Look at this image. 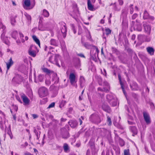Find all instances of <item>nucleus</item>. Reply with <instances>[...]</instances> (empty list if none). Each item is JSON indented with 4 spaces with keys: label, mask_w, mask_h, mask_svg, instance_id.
Here are the masks:
<instances>
[{
    "label": "nucleus",
    "mask_w": 155,
    "mask_h": 155,
    "mask_svg": "<svg viewBox=\"0 0 155 155\" xmlns=\"http://www.w3.org/2000/svg\"><path fill=\"white\" fill-rule=\"evenodd\" d=\"M132 26L134 30L139 31H142L141 24L137 20H136V23L134 21H132Z\"/></svg>",
    "instance_id": "nucleus-5"
},
{
    "label": "nucleus",
    "mask_w": 155,
    "mask_h": 155,
    "mask_svg": "<svg viewBox=\"0 0 155 155\" xmlns=\"http://www.w3.org/2000/svg\"><path fill=\"white\" fill-rule=\"evenodd\" d=\"M118 79L119 81L120 84L121 85V87L122 90L123 92L126 97V92L125 91L124 87V82L121 81V77L120 74H118Z\"/></svg>",
    "instance_id": "nucleus-15"
},
{
    "label": "nucleus",
    "mask_w": 155,
    "mask_h": 155,
    "mask_svg": "<svg viewBox=\"0 0 155 155\" xmlns=\"http://www.w3.org/2000/svg\"><path fill=\"white\" fill-rule=\"evenodd\" d=\"M36 49V46L31 45L28 50V54L29 55L33 57H35L36 55V53L35 51H34V49Z\"/></svg>",
    "instance_id": "nucleus-8"
},
{
    "label": "nucleus",
    "mask_w": 155,
    "mask_h": 155,
    "mask_svg": "<svg viewBox=\"0 0 155 155\" xmlns=\"http://www.w3.org/2000/svg\"><path fill=\"white\" fill-rule=\"evenodd\" d=\"M7 70L6 72L7 73L8 70L9 69L10 67L13 64L14 62L12 60V57H11L8 60V61L6 63Z\"/></svg>",
    "instance_id": "nucleus-18"
},
{
    "label": "nucleus",
    "mask_w": 155,
    "mask_h": 155,
    "mask_svg": "<svg viewBox=\"0 0 155 155\" xmlns=\"http://www.w3.org/2000/svg\"><path fill=\"white\" fill-rule=\"evenodd\" d=\"M107 123H109L108 124L109 125H111L112 124L111 120L110 117L109 116L107 117Z\"/></svg>",
    "instance_id": "nucleus-44"
},
{
    "label": "nucleus",
    "mask_w": 155,
    "mask_h": 155,
    "mask_svg": "<svg viewBox=\"0 0 155 155\" xmlns=\"http://www.w3.org/2000/svg\"><path fill=\"white\" fill-rule=\"evenodd\" d=\"M90 121L93 123L98 124L101 122V119L99 115L97 114H91L89 117Z\"/></svg>",
    "instance_id": "nucleus-4"
},
{
    "label": "nucleus",
    "mask_w": 155,
    "mask_h": 155,
    "mask_svg": "<svg viewBox=\"0 0 155 155\" xmlns=\"http://www.w3.org/2000/svg\"><path fill=\"white\" fill-rule=\"evenodd\" d=\"M81 43L82 45L86 48L89 49L91 46V45L87 42H84L81 40Z\"/></svg>",
    "instance_id": "nucleus-32"
},
{
    "label": "nucleus",
    "mask_w": 155,
    "mask_h": 155,
    "mask_svg": "<svg viewBox=\"0 0 155 155\" xmlns=\"http://www.w3.org/2000/svg\"><path fill=\"white\" fill-rule=\"evenodd\" d=\"M118 2H119V5H122L123 4V0H118Z\"/></svg>",
    "instance_id": "nucleus-54"
},
{
    "label": "nucleus",
    "mask_w": 155,
    "mask_h": 155,
    "mask_svg": "<svg viewBox=\"0 0 155 155\" xmlns=\"http://www.w3.org/2000/svg\"><path fill=\"white\" fill-rule=\"evenodd\" d=\"M102 107L104 111L107 113H110L111 112L110 107L106 103H104L103 104Z\"/></svg>",
    "instance_id": "nucleus-16"
},
{
    "label": "nucleus",
    "mask_w": 155,
    "mask_h": 155,
    "mask_svg": "<svg viewBox=\"0 0 155 155\" xmlns=\"http://www.w3.org/2000/svg\"><path fill=\"white\" fill-rule=\"evenodd\" d=\"M124 155H129V149L125 150H124Z\"/></svg>",
    "instance_id": "nucleus-48"
},
{
    "label": "nucleus",
    "mask_w": 155,
    "mask_h": 155,
    "mask_svg": "<svg viewBox=\"0 0 155 155\" xmlns=\"http://www.w3.org/2000/svg\"><path fill=\"white\" fill-rule=\"evenodd\" d=\"M127 51L128 52L130 53H132V50L130 48H128L127 49Z\"/></svg>",
    "instance_id": "nucleus-62"
},
{
    "label": "nucleus",
    "mask_w": 155,
    "mask_h": 155,
    "mask_svg": "<svg viewBox=\"0 0 155 155\" xmlns=\"http://www.w3.org/2000/svg\"><path fill=\"white\" fill-rule=\"evenodd\" d=\"M90 151L89 150H88L87 151L86 155H90Z\"/></svg>",
    "instance_id": "nucleus-64"
},
{
    "label": "nucleus",
    "mask_w": 155,
    "mask_h": 155,
    "mask_svg": "<svg viewBox=\"0 0 155 155\" xmlns=\"http://www.w3.org/2000/svg\"><path fill=\"white\" fill-rule=\"evenodd\" d=\"M10 19L11 25L13 26H14L16 22L15 18L14 17H10Z\"/></svg>",
    "instance_id": "nucleus-38"
},
{
    "label": "nucleus",
    "mask_w": 155,
    "mask_h": 155,
    "mask_svg": "<svg viewBox=\"0 0 155 155\" xmlns=\"http://www.w3.org/2000/svg\"><path fill=\"white\" fill-rule=\"evenodd\" d=\"M44 78V76L43 75L40 74H39L37 78H35V81L36 83L38 82H42L43 81Z\"/></svg>",
    "instance_id": "nucleus-19"
},
{
    "label": "nucleus",
    "mask_w": 155,
    "mask_h": 155,
    "mask_svg": "<svg viewBox=\"0 0 155 155\" xmlns=\"http://www.w3.org/2000/svg\"><path fill=\"white\" fill-rule=\"evenodd\" d=\"M106 97L109 103L115 98V97L112 94L107 95Z\"/></svg>",
    "instance_id": "nucleus-25"
},
{
    "label": "nucleus",
    "mask_w": 155,
    "mask_h": 155,
    "mask_svg": "<svg viewBox=\"0 0 155 155\" xmlns=\"http://www.w3.org/2000/svg\"><path fill=\"white\" fill-rule=\"evenodd\" d=\"M71 127L72 128L75 127L78 125L77 121L75 120H72L68 122Z\"/></svg>",
    "instance_id": "nucleus-22"
},
{
    "label": "nucleus",
    "mask_w": 155,
    "mask_h": 155,
    "mask_svg": "<svg viewBox=\"0 0 155 155\" xmlns=\"http://www.w3.org/2000/svg\"><path fill=\"white\" fill-rule=\"evenodd\" d=\"M6 31V30L2 31V33L1 35V38L2 40L5 43L8 45H9L10 44V42L8 39V37L5 36Z\"/></svg>",
    "instance_id": "nucleus-6"
},
{
    "label": "nucleus",
    "mask_w": 155,
    "mask_h": 155,
    "mask_svg": "<svg viewBox=\"0 0 155 155\" xmlns=\"http://www.w3.org/2000/svg\"><path fill=\"white\" fill-rule=\"evenodd\" d=\"M61 134L62 138H63L67 139L69 137V134L68 132L65 128H63L61 129Z\"/></svg>",
    "instance_id": "nucleus-9"
},
{
    "label": "nucleus",
    "mask_w": 155,
    "mask_h": 155,
    "mask_svg": "<svg viewBox=\"0 0 155 155\" xmlns=\"http://www.w3.org/2000/svg\"><path fill=\"white\" fill-rule=\"evenodd\" d=\"M87 7L88 9L91 11H94L95 10L93 6L92 5L90 0H87Z\"/></svg>",
    "instance_id": "nucleus-20"
},
{
    "label": "nucleus",
    "mask_w": 155,
    "mask_h": 155,
    "mask_svg": "<svg viewBox=\"0 0 155 155\" xmlns=\"http://www.w3.org/2000/svg\"><path fill=\"white\" fill-rule=\"evenodd\" d=\"M50 44L51 45L58 46V42L54 39H51L50 41Z\"/></svg>",
    "instance_id": "nucleus-24"
},
{
    "label": "nucleus",
    "mask_w": 155,
    "mask_h": 155,
    "mask_svg": "<svg viewBox=\"0 0 155 155\" xmlns=\"http://www.w3.org/2000/svg\"><path fill=\"white\" fill-rule=\"evenodd\" d=\"M105 31L106 32V34L107 35H108L110 34L111 32V30L109 28H106L105 30Z\"/></svg>",
    "instance_id": "nucleus-43"
},
{
    "label": "nucleus",
    "mask_w": 155,
    "mask_h": 155,
    "mask_svg": "<svg viewBox=\"0 0 155 155\" xmlns=\"http://www.w3.org/2000/svg\"><path fill=\"white\" fill-rule=\"evenodd\" d=\"M82 29L81 28H79V30L78 33V35H80L81 34L82 32Z\"/></svg>",
    "instance_id": "nucleus-55"
},
{
    "label": "nucleus",
    "mask_w": 155,
    "mask_h": 155,
    "mask_svg": "<svg viewBox=\"0 0 155 155\" xmlns=\"http://www.w3.org/2000/svg\"><path fill=\"white\" fill-rule=\"evenodd\" d=\"M24 155H33L30 153L26 152L24 153Z\"/></svg>",
    "instance_id": "nucleus-60"
},
{
    "label": "nucleus",
    "mask_w": 155,
    "mask_h": 155,
    "mask_svg": "<svg viewBox=\"0 0 155 155\" xmlns=\"http://www.w3.org/2000/svg\"><path fill=\"white\" fill-rule=\"evenodd\" d=\"M130 14H132L134 12V9H133V7H132L131 8H130Z\"/></svg>",
    "instance_id": "nucleus-57"
},
{
    "label": "nucleus",
    "mask_w": 155,
    "mask_h": 155,
    "mask_svg": "<svg viewBox=\"0 0 155 155\" xmlns=\"http://www.w3.org/2000/svg\"><path fill=\"white\" fill-rule=\"evenodd\" d=\"M128 124L130 125H133L135 124V123L132 121H130L129 120L127 121Z\"/></svg>",
    "instance_id": "nucleus-52"
},
{
    "label": "nucleus",
    "mask_w": 155,
    "mask_h": 155,
    "mask_svg": "<svg viewBox=\"0 0 155 155\" xmlns=\"http://www.w3.org/2000/svg\"><path fill=\"white\" fill-rule=\"evenodd\" d=\"M144 120L147 124H150L151 122L149 114L146 112L143 113Z\"/></svg>",
    "instance_id": "nucleus-10"
},
{
    "label": "nucleus",
    "mask_w": 155,
    "mask_h": 155,
    "mask_svg": "<svg viewBox=\"0 0 155 155\" xmlns=\"http://www.w3.org/2000/svg\"><path fill=\"white\" fill-rule=\"evenodd\" d=\"M62 25L63 26L61 28V32L62 34V35L64 38H65L66 36V32L67 31V27L66 24L64 23H62Z\"/></svg>",
    "instance_id": "nucleus-13"
},
{
    "label": "nucleus",
    "mask_w": 155,
    "mask_h": 155,
    "mask_svg": "<svg viewBox=\"0 0 155 155\" xmlns=\"http://www.w3.org/2000/svg\"><path fill=\"white\" fill-rule=\"evenodd\" d=\"M70 82L72 85H74L77 82L75 75L73 73H71L69 76Z\"/></svg>",
    "instance_id": "nucleus-12"
},
{
    "label": "nucleus",
    "mask_w": 155,
    "mask_h": 155,
    "mask_svg": "<svg viewBox=\"0 0 155 155\" xmlns=\"http://www.w3.org/2000/svg\"><path fill=\"white\" fill-rule=\"evenodd\" d=\"M77 55L81 57L84 58H85L84 55L82 53L78 54H77Z\"/></svg>",
    "instance_id": "nucleus-51"
},
{
    "label": "nucleus",
    "mask_w": 155,
    "mask_h": 155,
    "mask_svg": "<svg viewBox=\"0 0 155 155\" xmlns=\"http://www.w3.org/2000/svg\"><path fill=\"white\" fill-rule=\"evenodd\" d=\"M70 26L72 30H73L74 34H75L76 32V31L75 27L74 24H71Z\"/></svg>",
    "instance_id": "nucleus-39"
},
{
    "label": "nucleus",
    "mask_w": 155,
    "mask_h": 155,
    "mask_svg": "<svg viewBox=\"0 0 155 155\" xmlns=\"http://www.w3.org/2000/svg\"><path fill=\"white\" fill-rule=\"evenodd\" d=\"M143 26L144 28V29H145L146 30V31H148V30H150V26L149 25H143Z\"/></svg>",
    "instance_id": "nucleus-42"
},
{
    "label": "nucleus",
    "mask_w": 155,
    "mask_h": 155,
    "mask_svg": "<svg viewBox=\"0 0 155 155\" xmlns=\"http://www.w3.org/2000/svg\"><path fill=\"white\" fill-rule=\"evenodd\" d=\"M129 129L130 131L133 133L132 136H134L137 133V130L135 126H130Z\"/></svg>",
    "instance_id": "nucleus-17"
},
{
    "label": "nucleus",
    "mask_w": 155,
    "mask_h": 155,
    "mask_svg": "<svg viewBox=\"0 0 155 155\" xmlns=\"http://www.w3.org/2000/svg\"><path fill=\"white\" fill-rule=\"evenodd\" d=\"M30 5L31 2L30 0H25L23 6L25 8L27 9L30 6Z\"/></svg>",
    "instance_id": "nucleus-21"
},
{
    "label": "nucleus",
    "mask_w": 155,
    "mask_h": 155,
    "mask_svg": "<svg viewBox=\"0 0 155 155\" xmlns=\"http://www.w3.org/2000/svg\"><path fill=\"white\" fill-rule=\"evenodd\" d=\"M79 82L81 87H83L84 84L85 82L84 78L83 76L80 77Z\"/></svg>",
    "instance_id": "nucleus-28"
},
{
    "label": "nucleus",
    "mask_w": 155,
    "mask_h": 155,
    "mask_svg": "<svg viewBox=\"0 0 155 155\" xmlns=\"http://www.w3.org/2000/svg\"><path fill=\"white\" fill-rule=\"evenodd\" d=\"M32 38L35 41L38 45L39 47H40V44L39 39H38L37 37L35 35L32 36Z\"/></svg>",
    "instance_id": "nucleus-30"
},
{
    "label": "nucleus",
    "mask_w": 155,
    "mask_h": 155,
    "mask_svg": "<svg viewBox=\"0 0 155 155\" xmlns=\"http://www.w3.org/2000/svg\"><path fill=\"white\" fill-rule=\"evenodd\" d=\"M0 29H2V31L6 30V27L2 24V21L1 19H0Z\"/></svg>",
    "instance_id": "nucleus-34"
},
{
    "label": "nucleus",
    "mask_w": 155,
    "mask_h": 155,
    "mask_svg": "<svg viewBox=\"0 0 155 155\" xmlns=\"http://www.w3.org/2000/svg\"><path fill=\"white\" fill-rule=\"evenodd\" d=\"M45 84H46L49 85L50 84L51 82L49 80H46L45 81Z\"/></svg>",
    "instance_id": "nucleus-53"
},
{
    "label": "nucleus",
    "mask_w": 155,
    "mask_h": 155,
    "mask_svg": "<svg viewBox=\"0 0 155 155\" xmlns=\"http://www.w3.org/2000/svg\"><path fill=\"white\" fill-rule=\"evenodd\" d=\"M16 98L17 100L21 103H22V102L20 99L19 97L18 96H16Z\"/></svg>",
    "instance_id": "nucleus-56"
},
{
    "label": "nucleus",
    "mask_w": 155,
    "mask_h": 155,
    "mask_svg": "<svg viewBox=\"0 0 155 155\" xmlns=\"http://www.w3.org/2000/svg\"><path fill=\"white\" fill-rule=\"evenodd\" d=\"M66 102L65 101L62 100L60 103L59 106L60 107H63L66 104Z\"/></svg>",
    "instance_id": "nucleus-41"
},
{
    "label": "nucleus",
    "mask_w": 155,
    "mask_h": 155,
    "mask_svg": "<svg viewBox=\"0 0 155 155\" xmlns=\"http://www.w3.org/2000/svg\"><path fill=\"white\" fill-rule=\"evenodd\" d=\"M114 138L115 141L119 142V144L121 147H123L124 146L125 142L124 140L119 137V136L116 133H114Z\"/></svg>",
    "instance_id": "nucleus-11"
},
{
    "label": "nucleus",
    "mask_w": 155,
    "mask_h": 155,
    "mask_svg": "<svg viewBox=\"0 0 155 155\" xmlns=\"http://www.w3.org/2000/svg\"><path fill=\"white\" fill-rule=\"evenodd\" d=\"M5 132L9 136L11 139H12L13 136L12 135V133L11 131L10 126H9L8 128L5 130Z\"/></svg>",
    "instance_id": "nucleus-26"
},
{
    "label": "nucleus",
    "mask_w": 155,
    "mask_h": 155,
    "mask_svg": "<svg viewBox=\"0 0 155 155\" xmlns=\"http://www.w3.org/2000/svg\"><path fill=\"white\" fill-rule=\"evenodd\" d=\"M84 117L83 116H81V117L79 119V121L80 123V125H81L82 123V120H83L84 119Z\"/></svg>",
    "instance_id": "nucleus-49"
},
{
    "label": "nucleus",
    "mask_w": 155,
    "mask_h": 155,
    "mask_svg": "<svg viewBox=\"0 0 155 155\" xmlns=\"http://www.w3.org/2000/svg\"><path fill=\"white\" fill-rule=\"evenodd\" d=\"M107 87H103V91L105 92L106 93H107L109 92L110 89V87L109 85H108V84L107 82Z\"/></svg>",
    "instance_id": "nucleus-40"
},
{
    "label": "nucleus",
    "mask_w": 155,
    "mask_h": 155,
    "mask_svg": "<svg viewBox=\"0 0 155 155\" xmlns=\"http://www.w3.org/2000/svg\"><path fill=\"white\" fill-rule=\"evenodd\" d=\"M34 132L37 136V139L38 140L40 137L41 132L39 130H37L35 129H34Z\"/></svg>",
    "instance_id": "nucleus-33"
},
{
    "label": "nucleus",
    "mask_w": 155,
    "mask_h": 155,
    "mask_svg": "<svg viewBox=\"0 0 155 155\" xmlns=\"http://www.w3.org/2000/svg\"><path fill=\"white\" fill-rule=\"evenodd\" d=\"M13 107H14V109L15 110V111L17 112L18 110V107L16 105L13 106Z\"/></svg>",
    "instance_id": "nucleus-59"
},
{
    "label": "nucleus",
    "mask_w": 155,
    "mask_h": 155,
    "mask_svg": "<svg viewBox=\"0 0 155 155\" xmlns=\"http://www.w3.org/2000/svg\"><path fill=\"white\" fill-rule=\"evenodd\" d=\"M110 104L113 107L116 106L117 104L116 99L114 98L112 101L110 103Z\"/></svg>",
    "instance_id": "nucleus-37"
},
{
    "label": "nucleus",
    "mask_w": 155,
    "mask_h": 155,
    "mask_svg": "<svg viewBox=\"0 0 155 155\" xmlns=\"http://www.w3.org/2000/svg\"><path fill=\"white\" fill-rule=\"evenodd\" d=\"M55 103L54 102H52L51 103L48 107V108H50L54 107V106Z\"/></svg>",
    "instance_id": "nucleus-47"
},
{
    "label": "nucleus",
    "mask_w": 155,
    "mask_h": 155,
    "mask_svg": "<svg viewBox=\"0 0 155 155\" xmlns=\"http://www.w3.org/2000/svg\"><path fill=\"white\" fill-rule=\"evenodd\" d=\"M23 80V78L20 74H15L14 76L12 78L11 82L15 85L19 84Z\"/></svg>",
    "instance_id": "nucleus-1"
},
{
    "label": "nucleus",
    "mask_w": 155,
    "mask_h": 155,
    "mask_svg": "<svg viewBox=\"0 0 155 155\" xmlns=\"http://www.w3.org/2000/svg\"><path fill=\"white\" fill-rule=\"evenodd\" d=\"M42 15L45 17H48L49 15V12L46 9H44L43 10Z\"/></svg>",
    "instance_id": "nucleus-31"
},
{
    "label": "nucleus",
    "mask_w": 155,
    "mask_h": 155,
    "mask_svg": "<svg viewBox=\"0 0 155 155\" xmlns=\"http://www.w3.org/2000/svg\"><path fill=\"white\" fill-rule=\"evenodd\" d=\"M135 37H136V36L135 35H133L132 36V38H131L132 40H134L135 38Z\"/></svg>",
    "instance_id": "nucleus-63"
},
{
    "label": "nucleus",
    "mask_w": 155,
    "mask_h": 155,
    "mask_svg": "<svg viewBox=\"0 0 155 155\" xmlns=\"http://www.w3.org/2000/svg\"><path fill=\"white\" fill-rule=\"evenodd\" d=\"M60 59L59 55L57 54H55L51 56L49 58V61L51 63L56 64L59 67L60 66L58 63V61Z\"/></svg>",
    "instance_id": "nucleus-2"
},
{
    "label": "nucleus",
    "mask_w": 155,
    "mask_h": 155,
    "mask_svg": "<svg viewBox=\"0 0 155 155\" xmlns=\"http://www.w3.org/2000/svg\"><path fill=\"white\" fill-rule=\"evenodd\" d=\"M138 16V14L137 13L134 14L131 16V19L134 20Z\"/></svg>",
    "instance_id": "nucleus-46"
},
{
    "label": "nucleus",
    "mask_w": 155,
    "mask_h": 155,
    "mask_svg": "<svg viewBox=\"0 0 155 155\" xmlns=\"http://www.w3.org/2000/svg\"><path fill=\"white\" fill-rule=\"evenodd\" d=\"M43 70L44 72L45 73H46L48 74L52 73L53 72V71L48 69L47 68H44Z\"/></svg>",
    "instance_id": "nucleus-36"
},
{
    "label": "nucleus",
    "mask_w": 155,
    "mask_h": 155,
    "mask_svg": "<svg viewBox=\"0 0 155 155\" xmlns=\"http://www.w3.org/2000/svg\"><path fill=\"white\" fill-rule=\"evenodd\" d=\"M147 52L151 55L154 54V50L153 48L151 47H148L146 48Z\"/></svg>",
    "instance_id": "nucleus-23"
},
{
    "label": "nucleus",
    "mask_w": 155,
    "mask_h": 155,
    "mask_svg": "<svg viewBox=\"0 0 155 155\" xmlns=\"http://www.w3.org/2000/svg\"><path fill=\"white\" fill-rule=\"evenodd\" d=\"M129 83L130 87L132 90L135 91L139 89L138 85L135 82L132 81Z\"/></svg>",
    "instance_id": "nucleus-14"
},
{
    "label": "nucleus",
    "mask_w": 155,
    "mask_h": 155,
    "mask_svg": "<svg viewBox=\"0 0 155 155\" xmlns=\"http://www.w3.org/2000/svg\"><path fill=\"white\" fill-rule=\"evenodd\" d=\"M32 116L34 119L38 117V116L36 114H33Z\"/></svg>",
    "instance_id": "nucleus-58"
},
{
    "label": "nucleus",
    "mask_w": 155,
    "mask_h": 155,
    "mask_svg": "<svg viewBox=\"0 0 155 155\" xmlns=\"http://www.w3.org/2000/svg\"><path fill=\"white\" fill-rule=\"evenodd\" d=\"M20 96L23 100L24 105L25 106L28 105L30 104V101L25 94L21 93Z\"/></svg>",
    "instance_id": "nucleus-7"
},
{
    "label": "nucleus",
    "mask_w": 155,
    "mask_h": 155,
    "mask_svg": "<svg viewBox=\"0 0 155 155\" xmlns=\"http://www.w3.org/2000/svg\"><path fill=\"white\" fill-rule=\"evenodd\" d=\"M18 35V32L16 31H13L11 34L12 37L15 40L17 39V36Z\"/></svg>",
    "instance_id": "nucleus-29"
},
{
    "label": "nucleus",
    "mask_w": 155,
    "mask_h": 155,
    "mask_svg": "<svg viewBox=\"0 0 155 155\" xmlns=\"http://www.w3.org/2000/svg\"><path fill=\"white\" fill-rule=\"evenodd\" d=\"M149 14L145 10V11L143 16V18L144 19H146L149 18Z\"/></svg>",
    "instance_id": "nucleus-35"
},
{
    "label": "nucleus",
    "mask_w": 155,
    "mask_h": 155,
    "mask_svg": "<svg viewBox=\"0 0 155 155\" xmlns=\"http://www.w3.org/2000/svg\"><path fill=\"white\" fill-rule=\"evenodd\" d=\"M64 151L66 153L68 152L69 151V147L68 145L66 143H64V144L63 147Z\"/></svg>",
    "instance_id": "nucleus-27"
},
{
    "label": "nucleus",
    "mask_w": 155,
    "mask_h": 155,
    "mask_svg": "<svg viewBox=\"0 0 155 155\" xmlns=\"http://www.w3.org/2000/svg\"><path fill=\"white\" fill-rule=\"evenodd\" d=\"M101 72L105 76H106L107 73L105 69H104L103 71L101 70Z\"/></svg>",
    "instance_id": "nucleus-50"
},
{
    "label": "nucleus",
    "mask_w": 155,
    "mask_h": 155,
    "mask_svg": "<svg viewBox=\"0 0 155 155\" xmlns=\"http://www.w3.org/2000/svg\"><path fill=\"white\" fill-rule=\"evenodd\" d=\"M25 15L27 19L29 21H31V17L30 15L26 13L25 14Z\"/></svg>",
    "instance_id": "nucleus-45"
},
{
    "label": "nucleus",
    "mask_w": 155,
    "mask_h": 155,
    "mask_svg": "<svg viewBox=\"0 0 155 155\" xmlns=\"http://www.w3.org/2000/svg\"><path fill=\"white\" fill-rule=\"evenodd\" d=\"M19 35H20V38H23L24 37V35L21 32H19Z\"/></svg>",
    "instance_id": "nucleus-61"
},
{
    "label": "nucleus",
    "mask_w": 155,
    "mask_h": 155,
    "mask_svg": "<svg viewBox=\"0 0 155 155\" xmlns=\"http://www.w3.org/2000/svg\"><path fill=\"white\" fill-rule=\"evenodd\" d=\"M38 93L39 96L41 98L45 97L48 94V89L45 87H40L38 91Z\"/></svg>",
    "instance_id": "nucleus-3"
}]
</instances>
